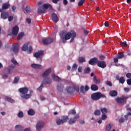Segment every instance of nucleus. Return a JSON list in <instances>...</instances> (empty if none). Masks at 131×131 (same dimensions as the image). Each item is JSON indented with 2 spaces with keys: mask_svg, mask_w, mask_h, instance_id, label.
I'll use <instances>...</instances> for the list:
<instances>
[{
  "mask_svg": "<svg viewBox=\"0 0 131 131\" xmlns=\"http://www.w3.org/2000/svg\"><path fill=\"white\" fill-rule=\"evenodd\" d=\"M59 35L60 36V39L62 40L63 43H65L67 40L70 39V38H71V39L70 42H73V40H74V38L76 36V33L73 30L68 33L67 31L63 30L59 33Z\"/></svg>",
  "mask_w": 131,
  "mask_h": 131,
  "instance_id": "f257e3e1",
  "label": "nucleus"
},
{
  "mask_svg": "<svg viewBox=\"0 0 131 131\" xmlns=\"http://www.w3.org/2000/svg\"><path fill=\"white\" fill-rule=\"evenodd\" d=\"M28 91H29V94H27L28 93ZM18 92L20 94V97L23 98V99H25L26 100H28V99H30L32 94L33 93V91L32 90L28 89L27 87L21 88L18 89Z\"/></svg>",
  "mask_w": 131,
  "mask_h": 131,
  "instance_id": "f03ea898",
  "label": "nucleus"
},
{
  "mask_svg": "<svg viewBox=\"0 0 131 131\" xmlns=\"http://www.w3.org/2000/svg\"><path fill=\"white\" fill-rule=\"evenodd\" d=\"M67 91L68 94L72 95L74 93V92H79V86L77 84H74L73 86H68L67 88Z\"/></svg>",
  "mask_w": 131,
  "mask_h": 131,
  "instance_id": "7ed1b4c3",
  "label": "nucleus"
},
{
  "mask_svg": "<svg viewBox=\"0 0 131 131\" xmlns=\"http://www.w3.org/2000/svg\"><path fill=\"white\" fill-rule=\"evenodd\" d=\"M69 119V117L68 116H62L61 119H57L56 120V123L57 125H61L66 122H67V121Z\"/></svg>",
  "mask_w": 131,
  "mask_h": 131,
  "instance_id": "20e7f679",
  "label": "nucleus"
},
{
  "mask_svg": "<svg viewBox=\"0 0 131 131\" xmlns=\"http://www.w3.org/2000/svg\"><path fill=\"white\" fill-rule=\"evenodd\" d=\"M43 55V51H39L33 54L34 57H35V58H36L37 60L38 61H40V62H41V57H40V56H42Z\"/></svg>",
  "mask_w": 131,
  "mask_h": 131,
  "instance_id": "39448f33",
  "label": "nucleus"
},
{
  "mask_svg": "<svg viewBox=\"0 0 131 131\" xmlns=\"http://www.w3.org/2000/svg\"><path fill=\"white\" fill-rule=\"evenodd\" d=\"M45 126V122L42 121H39L37 123L36 128L37 131H41V128Z\"/></svg>",
  "mask_w": 131,
  "mask_h": 131,
  "instance_id": "423d86ee",
  "label": "nucleus"
},
{
  "mask_svg": "<svg viewBox=\"0 0 131 131\" xmlns=\"http://www.w3.org/2000/svg\"><path fill=\"white\" fill-rule=\"evenodd\" d=\"M78 118H79V115L78 114L74 116L73 118H70L69 120V124L70 125H72V124H74V123H75L76 122V119H78Z\"/></svg>",
  "mask_w": 131,
  "mask_h": 131,
  "instance_id": "0eeeda50",
  "label": "nucleus"
},
{
  "mask_svg": "<svg viewBox=\"0 0 131 131\" xmlns=\"http://www.w3.org/2000/svg\"><path fill=\"white\" fill-rule=\"evenodd\" d=\"M127 99V97L126 96H122V97H117L115 99V101L117 102V103H118L119 104H122L125 100Z\"/></svg>",
  "mask_w": 131,
  "mask_h": 131,
  "instance_id": "6e6552de",
  "label": "nucleus"
},
{
  "mask_svg": "<svg viewBox=\"0 0 131 131\" xmlns=\"http://www.w3.org/2000/svg\"><path fill=\"white\" fill-rule=\"evenodd\" d=\"M91 98L94 101H98V100H100V92H97L92 94Z\"/></svg>",
  "mask_w": 131,
  "mask_h": 131,
  "instance_id": "1a4fd4ad",
  "label": "nucleus"
},
{
  "mask_svg": "<svg viewBox=\"0 0 131 131\" xmlns=\"http://www.w3.org/2000/svg\"><path fill=\"white\" fill-rule=\"evenodd\" d=\"M1 14V18L3 19L4 20H6V19H8L9 17V12L7 11H3L0 12Z\"/></svg>",
  "mask_w": 131,
  "mask_h": 131,
  "instance_id": "9d476101",
  "label": "nucleus"
},
{
  "mask_svg": "<svg viewBox=\"0 0 131 131\" xmlns=\"http://www.w3.org/2000/svg\"><path fill=\"white\" fill-rule=\"evenodd\" d=\"M53 41H54V40H53V38H51L43 39L42 40V42H43L44 45H51V43H52Z\"/></svg>",
  "mask_w": 131,
  "mask_h": 131,
  "instance_id": "9b49d317",
  "label": "nucleus"
},
{
  "mask_svg": "<svg viewBox=\"0 0 131 131\" xmlns=\"http://www.w3.org/2000/svg\"><path fill=\"white\" fill-rule=\"evenodd\" d=\"M11 5L10 4L8 3H4L2 5V8H0V12H4V10H7V9H9Z\"/></svg>",
  "mask_w": 131,
  "mask_h": 131,
  "instance_id": "f8f14e48",
  "label": "nucleus"
},
{
  "mask_svg": "<svg viewBox=\"0 0 131 131\" xmlns=\"http://www.w3.org/2000/svg\"><path fill=\"white\" fill-rule=\"evenodd\" d=\"M89 90H90V87H89V86L85 85V87L84 86H81L80 89V93L84 94L88 91H89Z\"/></svg>",
  "mask_w": 131,
  "mask_h": 131,
  "instance_id": "ddd939ff",
  "label": "nucleus"
},
{
  "mask_svg": "<svg viewBox=\"0 0 131 131\" xmlns=\"http://www.w3.org/2000/svg\"><path fill=\"white\" fill-rule=\"evenodd\" d=\"M18 32H19V27H18L17 26H14L12 28V35L16 36H17V34H18Z\"/></svg>",
  "mask_w": 131,
  "mask_h": 131,
  "instance_id": "4468645a",
  "label": "nucleus"
},
{
  "mask_svg": "<svg viewBox=\"0 0 131 131\" xmlns=\"http://www.w3.org/2000/svg\"><path fill=\"white\" fill-rule=\"evenodd\" d=\"M97 66L100 67V68H106L107 65L106 64V62L103 61H97Z\"/></svg>",
  "mask_w": 131,
  "mask_h": 131,
  "instance_id": "2eb2a0df",
  "label": "nucleus"
},
{
  "mask_svg": "<svg viewBox=\"0 0 131 131\" xmlns=\"http://www.w3.org/2000/svg\"><path fill=\"white\" fill-rule=\"evenodd\" d=\"M51 72H52V70L51 69H48L42 74V76L44 78H47V77L50 75Z\"/></svg>",
  "mask_w": 131,
  "mask_h": 131,
  "instance_id": "dca6fc26",
  "label": "nucleus"
},
{
  "mask_svg": "<svg viewBox=\"0 0 131 131\" xmlns=\"http://www.w3.org/2000/svg\"><path fill=\"white\" fill-rule=\"evenodd\" d=\"M15 130L16 131H23V127L20 125H17L15 126ZM24 131H30V129L26 128Z\"/></svg>",
  "mask_w": 131,
  "mask_h": 131,
  "instance_id": "f3484780",
  "label": "nucleus"
},
{
  "mask_svg": "<svg viewBox=\"0 0 131 131\" xmlns=\"http://www.w3.org/2000/svg\"><path fill=\"white\" fill-rule=\"evenodd\" d=\"M51 17L52 18L53 21H54L55 23H57V22L59 21V17H58V15L55 13H53L51 15Z\"/></svg>",
  "mask_w": 131,
  "mask_h": 131,
  "instance_id": "a211bd4d",
  "label": "nucleus"
},
{
  "mask_svg": "<svg viewBox=\"0 0 131 131\" xmlns=\"http://www.w3.org/2000/svg\"><path fill=\"white\" fill-rule=\"evenodd\" d=\"M19 51V44L15 43L13 45V47L12 48V51L14 53H18Z\"/></svg>",
  "mask_w": 131,
  "mask_h": 131,
  "instance_id": "6ab92c4d",
  "label": "nucleus"
},
{
  "mask_svg": "<svg viewBox=\"0 0 131 131\" xmlns=\"http://www.w3.org/2000/svg\"><path fill=\"white\" fill-rule=\"evenodd\" d=\"M52 77L54 81H58V82L61 81V78L59 77V76L56 75L55 74H52Z\"/></svg>",
  "mask_w": 131,
  "mask_h": 131,
  "instance_id": "aec40b11",
  "label": "nucleus"
},
{
  "mask_svg": "<svg viewBox=\"0 0 131 131\" xmlns=\"http://www.w3.org/2000/svg\"><path fill=\"white\" fill-rule=\"evenodd\" d=\"M90 65H95L96 63H98V58H93L90 60L89 62Z\"/></svg>",
  "mask_w": 131,
  "mask_h": 131,
  "instance_id": "412c9836",
  "label": "nucleus"
},
{
  "mask_svg": "<svg viewBox=\"0 0 131 131\" xmlns=\"http://www.w3.org/2000/svg\"><path fill=\"white\" fill-rule=\"evenodd\" d=\"M42 7L45 10H47V9H49V8L50 10H53V6H52L50 4H43Z\"/></svg>",
  "mask_w": 131,
  "mask_h": 131,
  "instance_id": "4be33fe9",
  "label": "nucleus"
},
{
  "mask_svg": "<svg viewBox=\"0 0 131 131\" xmlns=\"http://www.w3.org/2000/svg\"><path fill=\"white\" fill-rule=\"evenodd\" d=\"M38 14H45L46 13V9L41 6H39L38 9Z\"/></svg>",
  "mask_w": 131,
  "mask_h": 131,
  "instance_id": "5701e85b",
  "label": "nucleus"
},
{
  "mask_svg": "<svg viewBox=\"0 0 131 131\" xmlns=\"http://www.w3.org/2000/svg\"><path fill=\"white\" fill-rule=\"evenodd\" d=\"M48 83H50V82H42L40 86L37 88V91L39 92H41L42 91V88H43L45 85H47Z\"/></svg>",
  "mask_w": 131,
  "mask_h": 131,
  "instance_id": "b1692460",
  "label": "nucleus"
},
{
  "mask_svg": "<svg viewBox=\"0 0 131 131\" xmlns=\"http://www.w3.org/2000/svg\"><path fill=\"white\" fill-rule=\"evenodd\" d=\"M31 67H32V68H34L35 69H41L42 66H41L40 64L33 63L31 64Z\"/></svg>",
  "mask_w": 131,
  "mask_h": 131,
  "instance_id": "393cba45",
  "label": "nucleus"
},
{
  "mask_svg": "<svg viewBox=\"0 0 131 131\" xmlns=\"http://www.w3.org/2000/svg\"><path fill=\"white\" fill-rule=\"evenodd\" d=\"M117 95H118V93L117 91L112 90L110 92V95L111 97H116L117 96Z\"/></svg>",
  "mask_w": 131,
  "mask_h": 131,
  "instance_id": "a878e982",
  "label": "nucleus"
},
{
  "mask_svg": "<svg viewBox=\"0 0 131 131\" xmlns=\"http://www.w3.org/2000/svg\"><path fill=\"white\" fill-rule=\"evenodd\" d=\"M28 115L32 116L33 115H34V114H35V112H34V111H33V110H32V109H30L28 111Z\"/></svg>",
  "mask_w": 131,
  "mask_h": 131,
  "instance_id": "bb28decb",
  "label": "nucleus"
},
{
  "mask_svg": "<svg viewBox=\"0 0 131 131\" xmlns=\"http://www.w3.org/2000/svg\"><path fill=\"white\" fill-rule=\"evenodd\" d=\"M91 89L92 91H98L99 90V87L96 84L92 85Z\"/></svg>",
  "mask_w": 131,
  "mask_h": 131,
  "instance_id": "cd10ccee",
  "label": "nucleus"
},
{
  "mask_svg": "<svg viewBox=\"0 0 131 131\" xmlns=\"http://www.w3.org/2000/svg\"><path fill=\"white\" fill-rule=\"evenodd\" d=\"M100 109L101 113H102L103 114H106V113H108V110H107V108L105 107L104 108L101 107Z\"/></svg>",
  "mask_w": 131,
  "mask_h": 131,
  "instance_id": "c85d7f7f",
  "label": "nucleus"
},
{
  "mask_svg": "<svg viewBox=\"0 0 131 131\" xmlns=\"http://www.w3.org/2000/svg\"><path fill=\"white\" fill-rule=\"evenodd\" d=\"M127 78H129L127 80V82H131V73H128L126 74Z\"/></svg>",
  "mask_w": 131,
  "mask_h": 131,
  "instance_id": "c756f323",
  "label": "nucleus"
},
{
  "mask_svg": "<svg viewBox=\"0 0 131 131\" xmlns=\"http://www.w3.org/2000/svg\"><path fill=\"white\" fill-rule=\"evenodd\" d=\"M94 114L95 115V116H100L101 115V111L96 110L95 111H94Z\"/></svg>",
  "mask_w": 131,
  "mask_h": 131,
  "instance_id": "7c9ffc66",
  "label": "nucleus"
},
{
  "mask_svg": "<svg viewBox=\"0 0 131 131\" xmlns=\"http://www.w3.org/2000/svg\"><path fill=\"white\" fill-rule=\"evenodd\" d=\"M5 99L7 101H8V102H10V103H15V101L12 99L10 97H9L8 96H6L5 97Z\"/></svg>",
  "mask_w": 131,
  "mask_h": 131,
  "instance_id": "2f4dec72",
  "label": "nucleus"
},
{
  "mask_svg": "<svg viewBox=\"0 0 131 131\" xmlns=\"http://www.w3.org/2000/svg\"><path fill=\"white\" fill-rule=\"evenodd\" d=\"M116 57L119 59H122V58L124 57V54L122 53H119L117 55Z\"/></svg>",
  "mask_w": 131,
  "mask_h": 131,
  "instance_id": "473e14b6",
  "label": "nucleus"
},
{
  "mask_svg": "<svg viewBox=\"0 0 131 131\" xmlns=\"http://www.w3.org/2000/svg\"><path fill=\"white\" fill-rule=\"evenodd\" d=\"M84 2H85V0H79V1L78 3V7H81L83 6V4H84Z\"/></svg>",
  "mask_w": 131,
  "mask_h": 131,
  "instance_id": "72a5a7b5",
  "label": "nucleus"
},
{
  "mask_svg": "<svg viewBox=\"0 0 131 131\" xmlns=\"http://www.w3.org/2000/svg\"><path fill=\"white\" fill-rule=\"evenodd\" d=\"M78 61L79 63H83V62H85V58L83 57H80L78 58Z\"/></svg>",
  "mask_w": 131,
  "mask_h": 131,
  "instance_id": "f704fd0d",
  "label": "nucleus"
},
{
  "mask_svg": "<svg viewBox=\"0 0 131 131\" xmlns=\"http://www.w3.org/2000/svg\"><path fill=\"white\" fill-rule=\"evenodd\" d=\"M23 36H24V33L23 32L19 33L17 37V39H18V40H20V39L23 38Z\"/></svg>",
  "mask_w": 131,
  "mask_h": 131,
  "instance_id": "c9c22d12",
  "label": "nucleus"
},
{
  "mask_svg": "<svg viewBox=\"0 0 131 131\" xmlns=\"http://www.w3.org/2000/svg\"><path fill=\"white\" fill-rule=\"evenodd\" d=\"M57 90L58 92H63V86L60 84L57 85Z\"/></svg>",
  "mask_w": 131,
  "mask_h": 131,
  "instance_id": "e433bc0d",
  "label": "nucleus"
},
{
  "mask_svg": "<svg viewBox=\"0 0 131 131\" xmlns=\"http://www.w3.org/2000/svg\"><path fill=\"white\" fill-rule=\"evenodd\" d=\"M77 69V64H76V63H74L73 66L72 67V72H73L74 71H76Z\"/></svg>",
  "mask_w": 131,
  "mask_h": 131,
  "instance_id": "4c0bfd02",
  "label": "nucleus"
},
{
  "mask_svg": "<svg viewBox=\"0 0 131 131\" xmlns=\"http://www.w3.org/2000/svg\"><path fill=\"white\" fill-rule=\"evenodd\" d=\"M27 49H28V44L26 43V44L23 45V46L21 48V50H22V51H26L27 50Z\"/></svg>",
  "mask_w": 131,
  "mask_h": 131,
  "instance_id": "58836bf2",
  "label": "nucleus"
},
{
  "mask_svg": "<svg viewBox=\"0 0 131 131\" xmlns=\"http://www.w3.org/2000/svg\"><path fill=\"white\" fill-rule=\"evenodd\" d=\"M17 116L18 117H19V118H22V117H24V114L23 113V112L22 111L19 112V113L17 114Z\"/></svg>",
  "mask_w": 131,
  "mask_h": 131,
  "instance_id": "ea45409f",
  "label": "nucleus"
},
{
  "mask_svg": "<svg viewBox=\"0 0 131 131\" xmlns=\"http://www.w3.org/2000/svg\"><path fill=\"white\" fill-rule=\"evenodd\" d=\"M25 10L26 11V13H27L28 14L30 13V6H26V8H25Z\"/></svg>",
  "mask_w": 131,
  "mask_h": 131,
  "instance_id": "a19ab883",
  "label": "nucleus"
},
{
  "mask_svg": "<svg viewBox=\"0 0 131 131\" xmlns=\"http://www.w3.org/2000/svg\"><path fill=\"white\" fill-rule=\"evenodd\" d=\"M128 111L129 112H128L127 114L125 115L124 116L125 118H128V115L131 116V108H128Z\"/></svg>",
  "mask_w": 131,
  "mask_h": 131,
  "instance_id": "79ce46f5",
  "label": "nucleus"
},
{
  "mask_svg": "<svg viewBox=\"0 0 131 131\" xmlns=\"http://www.w3.org/2000/svg\"><path fill=\"white\" fill-rule=\"evenodd\" d=\"M69 115H71V114H72V115H75L76 114V111L75 110H72L71 111H70L68 113Z\"/></svg>",
  "mask_w": 131,
  "mask_h": 131,
  "instance_id": "37998d69",
  "label": "nucleus"
},
{
  "mask_svg": "<svg viewBox=\"0 0 131 131\" xmlns=\"http://www.w3.org/2000/svg\"><path fill=\"white\" fill-rule=\"evenodd\" d=\"M11 62H12V63H13V64H14V65H18L19 66V63H18V62H17V61H16L15 60V58H14V57L12 58Z\"/></svg>",
  "mask_w": 131,
  "mask_h": 131,
  "instance_id": "c03bdc74",
  "label": "nucleus"
},
{
  "mask_svg": "<svg viewBox=\"0 0 131 131\" xmlns=\"http://www.w3.org/2000/svg\"><path fill=\"white\" fill-rule=\"evenodd\" d=\"M28 54H31L32 53L33 49H32V47L31 46H29L28 48Z\"/></svg>",
  "mask_w": 131,
  "mask_h": 131,
  "instance_id": "a18cd8bd",
  "label": "nucleus"
},
{
  "mask_svg": "<svg viewBox=\"0 0 131 131\" xmlns=\"http://www.w3.org/2000/svg\"><path fill=\"white\" fill-rule=\"evenodd\" d=\"M90 72H91V69L89 67L86 68L84 70L85 73H89Z\"/></svg>",
  "mask_w": 131,
  "mask_h": 131,
  "instance_id": "49530a36",
  "label": "nucleus"
},
{
  "mask_svg": "<svg viewBox=\"0 0 131 131\" xmlns=\"http://www.w3.org/2000/svg\"><path fill=\"white\" fill-rule=\"evenodd\" d=\"M106 131H110V130H111V125H110V124H108L106 125Z\"/></svg>",
  "mask_w": 131,
  "mask_h": 131,
  "instance_id": "de8ad7c7",
  "label": "nucleus"
},
{
  "mask_svg": "<svg viewBox=\"0 0 131 131\" xmlns=\"http://www.w3.org/2000/svg\"><path fill=\"white\" fill-rule=\"evenodd\" d=\"M120 46H121L122 47H127V44L126 43V41L121 42Z\"/></svg>",
  "mask_w": 131,
  "mask_h": 131,
  "instance_id": "09e8293b",
  "label": "nucleus"
},
{
  "mask_svg": "<svg viewBox=\"0 0 131 131\" xmlns=\"http://www.w3.org/2000/svg\"><path fill=\"white\" fill-rule=\"evenodd\" d=\"M5 71L7 74H10V73H11V69L9 68L5 69Z\"/></svg>",
  "mask_w": 131,
  "mask_h": 131,
  "instance_id": "8fccbe9b",
  "label": "nucleus"
},
{
  "mask_svg": "<svg viewBox=\"0 0 131 131\" xmlns=\"http://www.w3.org/2000/svg\"><path fill=\"white\" fill-rule=\"evenodd\" d=\"M8 18L9 22H11V21H13V20H14V17L12 15L8 16Z\"/></svg>",
  "mask_w": 131,
  "mask_h": 131,
  "instance_id": "3c124183",
  "label": "nucleus"
},
{
  "mask_svg": "<svg viewBox=\"0 0 131 131\" xmlns=\"http://www.w3.org/2000/svg\"><path fill=\"white\" fill-rule=\"evenodd\" d=\"M107 119V115H105V114H103L101 116V119L102 120H105V119Z\"/></svg>",
  "mask_w": 131,
  "mask_h": 131,
  "instance_id": "603ef678",
  "label": "nucleus"
},
{
  "mask_svg": "<svg viewBox=\"0 0 131 131\" xmlns=\"http://www.w3.org/2000/svg\"><path fill=\"white\" fill-rule=\"evenodd\" d=\"M125 81V80L124 79V77H121L119 79V82H124Z\"/></svg>",
  "mask_w": 131,
  "mask_h": 131,
  "instance_id": "864d4df0",
  "label": "nucleus"
},
{
  "mask_svg": "<svg viewBox=\"0 0 131 131\" xmlns=\"http://www.w3.org/2000/svg\"><path fill=\"white\" fill-rule=\"evenodd\" d=\"M19 78L18 77H15L13 82H18L19 81Z\"/></svg>",
  "mask_w": 131,
  "mask_h": 131,
  "instance_id": "5fc2aeb1",
  "label": "nucleus"
},
{
  "mask_svg": "<svg viewBox=\"0 0 131 131\" xmlns=\"http://www.w3.org/2000/svg\"><path fill=\"white\" fill-rule=\"evenodd\" d=\"M99 97H100V98H106V95L104 94H102L101 92H99Z\"/></svg>",
  "mask_w": 131,
  "mask_h": 131,
  "instance_id": "6e6d98bb",
  "label": "nucleus"
},
{
  "mask_svg": "<svg viewBox=\"0 0 131 131\" xmlns=\"http://www.w3.org/2000/svg\"><path fill=\"white\" fill-rule=\"evenodd\" d=\"M93 80L95 82H100V80L97 79L96 76H94L93 78Z\"/></svg>",
  "mask_w": 131,
  "mask_h": 131,
  "instance_id": "4d7b16f0",
  "label": "nucleus"
},
{
  "mask_svg": "<svg viewBox=\"0 0 131 131\" xmlns=\"http://www.w3.org/2000/svg\"><path fill=\"white\" fill-rule=\"evenodd\" d=\"M119 122L121 123L122 122H124V118H121L119 119Z\"/></svg>",
  "mask_w": 131,
  "mask_h": 131,
  "instance_id": "13d9d810",
  "label": "nucleus"
},
{
  "mask_svg": "<svg viewBox=\"0 0 131 131\" xmlns=\"http://www.w3.org/2000/svg\"><path fill=\"white\" fill-rule=\"evenodd\" d=\"M63 4L64 5V6H66V5H68V1L67 0H63Z\"/></svg>",
  "mask_w": 131,
  "mask_h": 131,
  "instance_id": "bf43d9fd",
  "label": "nucleus"
},
{
  "mask_svg": "<svg viewBox=\"0 0 131 131\" xmlns=\"http://www.w3.org/2000/svg\"><path fill=\"white\" fill-rule=\"evenodd\" d=\"M26 21L28 24H30V23H31V19L30 18H27Z\"/></svg>",
  "mask_w": 131,
  "mask_h": 131,
  "instance_id": "052dcab7",
  "label": "nucleus"
},
{
  "mask_svg": "<svg viewBox=\"0 0 131 131\" xmlns=\"http://www.w3.org/2000/svg\"><path fill=\"white\" fill-rule=\"evenodd\" d=\"M78 72H82V67H79L78 69Z\"/></svg>",
  "mask_w": 131,
  "mask_h": 131,
  "instance_id": "680f3d73",
  "label": "nucleus"
},
{
  "mask_svg": "<svg viewBox=\"0 0 131 131\" xmlns=\"http://www.w3.org/2000/svg\"><path fill=\"white\" fill-rule=\"evenodd\" d=\"M53 4H58V2H60V0H52Z\"/></svg>",
  "mask_w": 131,
  "mask_h": 131,
  "instance_id": "e2e57ef3",
  "label": "nucleus"
},
{
  "mask_svg": "<svg viewBox=\"0 0 131 131\" xmlns=\"http://www.w3.org/2000/svg\"><path fill=\"white\" fill-rule=\"evenodd\" d=\"M104 26L105 27H108L109 26V23L108 21H105L104 23Z\"/></svg>",
  "mask_w": 131,
  "mask_h": 131,
  "instance_id": "0e129e2a",
  "label": "nucleus"
},
{
  "mask_svg": "<svg viewBox=\"0 0 131 131\" xmlns=\"http://www.w3.org/2000/svg\"><path fill=\"white\" fill-rule=\"evenodd\" d=\"M12 12H15L16 11V6H12Z\"/></svg>",
  "mask_w": 131,
  "mask_h": 131,
  "instance_id": "69168bd1",
  "label": "nucleus"
},
{
  "mask_svg": "<svg viewBox=\"0 0 131 131\" xmlns=\"http://www.w3.org/2000/svg\"><path fill=\"white\" fill-rule=\"evenodd\" d=\"M118 58H114V63H117V62H118Z\"/></svg>",
  "mask_w": 131,
  "mask_h": 131,
  "instance_id": "338daca9",
  "label": "nucleus"
},
{
  "mask_svg": "<svg viewBox=\"0 0 131 131\" xmlns=\"http://www.w3.org/2000/svg\"><path fill=\"white\" fill-rule=\"evenodd\" d=\"M3 79H7L8 78V75H4L3 76Z\"/></svg>",
  "mask_w": 131,
  "mask_h": 131,
  "instance_id": "774afa93",
  "label": "nucleus"
}]
</instances>
